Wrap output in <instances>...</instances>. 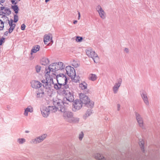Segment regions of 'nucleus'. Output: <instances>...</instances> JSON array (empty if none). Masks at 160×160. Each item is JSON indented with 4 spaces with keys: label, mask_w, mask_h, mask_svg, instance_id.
Returning a JSON list of instances; mask_svg holds the SVG:
<instances>
[{
    "label": "nucleus",
    "mask_w": 160,
    "mask_h": 160,
    "mask_svg": "<svg viewBox=\"0 0 160 160\" xmlns=\"http://www.w3.org/2000/svg\"><path fill=\"white\" fill-rule=\"evenodd\" d=\"M41 63L42 65H46L49 63V60L47 58H42Z\"/></svg>",
    "instance_id": "24"
},
{
    "label": "nucleus",
    "mask_w": 160,
    "mask_h": 160,
    "mask_svg": "<svg viewBox=\"0 0 160 160\" xmlns=\"http://www.w3.org/2000/svg\"><path fill=\"white\" fill-rule=\"evenodd\" d=\"M62 108L60 109V111L63 113V117L65 120L69 122L71 118L73 116V113L71 112L67 111L64 106Z\"/></svg>",
    "instance_id": "4"
},
{
    "label": "nucleus",
    "mask_w": 160,
    "mask_h": 160,
    "mask_svg": "<svg viewBox=\"0 0 160 160\" xmlns=\"http://www.w3.org/2000/svg\"><path fill=\"white\" fill-rule=\"evenodd\" d=\"M11 2H12V4H13L16 5L17 3V2L16 1L15 2V1L14 0H12Z\"/></svg>",
    "instance_id": "46"
},
{
    "label": "nucleus",
    "mask_w": 160,
    "mask_h": 160,
    "mask_svg": "<svg viewBox=\"0 0 160 160\" xmlns=\"http://www.w3.org/2000/svg\"><path fill=\"white\" fill-rule=\"evenodd\" d=\"M45 95L44 89L42 88H38L35 92L36 98L40 99L43 98Z\"/></svg>",
    "instance_id": "14"
},
{
    "label": "nucleus",
    "mask_w": 160,
    "mask_h": 160,
    "mask_svg": "<svg viewBox=\"0 0 160 160\" xmlns=\"http://www.w3.org/2000/svg\"><path fill=\"white\" fill-rule=\"evenodd\" d=\"M124 51L127 53H128L129 52V49L128 48H125L124 49Z\"/></svg>",
    "instance_id": "49"
},
{
    "label": "nucleus",
    "mask_w": 160,
    "mask_h": 160,
    "mask_svg": "<svg viewBox=\"0 0 160 160\" xmlns=\"http://www.w3.org/2000/svg\"><path fill=\"white\" fill-rule=\"evenodd\" d=\"M73 106L74 111L79 110L82 107V103L79 100H76L73 102Z\"/></svg>",
    "instance_id": "15"
},
{
    "label": "nucleus",
    "mask_w": 160,
    "mask_h": 160,
    "mask_svg": "<svg viewBox=\"0 0 160 160\" xmlns=\"http://www.w3.org/2000/svg\"><path fill=\"white\" fill-rule=\"evenodd\" d=\"M135 115L138 125L140 128H143L144 125L143 118L140 114L137 112H135Z\"/></svg>",
    "instance_id": "10"
},
{
    "label": "nucleus",
    "mask_w": 160,
    "mask_h": 160,
    "mask_svg": "<svg viewBox=\"0 0 160 160\" xmlns=\"http://www.w3.org/2000/svg\"><path fill=\"white\" fill-rule=\"evenodd\" d=\"M12 8L14 11L15 13L17 14L18 13L19 9L17 5L12 6Z\"/></svg>",
    "instance_id": "29"
},
{
    "label": "nucleus",
    "mask_w": 160,
    "mask_h": 160,
    "mask_svg": "<svg viewBox=\"0 0 160 160\" xmlns=\"http://www.w3.org/2000/svg\"><path fill=\"white\" fill-rule=\"evenodd\" d=\"M96 9L101 18L102 19H104L106 18V14L100 5H98L97 6Z\"/></svg>",
    "instance_id": "12"
},
{
    "label": "nucleus",
    "mask_w": 160,
    "mask_h": 160,
    "mask_svg": "<svg viewBox=\"0 0 160 160\" xmlns=\"http://www.w3.org/2000/svg\"><path fill=\"white\" fill-rule=\"evenodd\" d=\"M8 33H10V28H9V29H8Z\"/></svg>",
    "instance_id": "53"
},
{
    "label": "nucleus",
    "mask_w": 160,
    "mask_h": 160,
    "mask_svg": "<svg viewBox=\"0 0 160 160\" xmlns=\"http://www.w3.org/2000/svg\"><path fill=\"white\" fill-rule=\"evenodd\" d=\"M92 113V110L91 109H88L86 113L83 116V118L84 119H86L87 118L90 116Z\"/></svg>",
    "instance_id": "22"
},
{
    "label": "nucleus",
    "mask_w": 160,
    "mask_h": 160,
    "mask_svg": "<svg viewBox=\"0 0 160 160\" xmlns=\"http://www.w3.org/2000/svg\"><path fill=\"white\" fill-rule=\"evenodd\" d=\"M56 67H57V70H62L64 69L65 68V65H64L63 62H62L55 63Z\"/></svg>",
    "instance_id": "20"
},
{
    "label": "nucleus",
    "mask_w": 160,
    "mask_h": 160,
    "mask_svg": "<svg viewBox=\"0 0 160 160\" xmlns=\"http://www.w3.org/2000/svg\"><path fill=\"white\" fill-rule=\"evenodd\" d=\"M33 111V108L30 106H28L27 108L25 109L23 115L25 116H27L29 112H32Z\"/></svg>",
    "instance_id": "19"
},
{
    "label": "nucleus",
    "mask_w": 160,
    "mask_h": 160,
    "mask_svg": "<svg viewBox=\"0 0 160 160\" xmlns=\"http://www.w3.org/2000/svg\"><path fill=\"white\" fill-rule=\"evenodd\" d=\"M71 78L72 79H73L74 82L76 83L78 82L79 81L80 78L79 76H76L75 75V77L74 78Z\"/></svg>",
    "instance_id": "32"
},
{
    "label": "nucleus",
    "mask_w": 160,
    "mask_h": 160,
    "mask_svg": "<svg viewBox=\"0 0 160 160\" xmlns=\"http://www.w3.org/2000/svg\"><path fill=\"white\" fill-rule=\"evenodd\" d=\"M8 31H6V32H5L4 34V35L7 36V35L8 34Z\"/></svg>",
    "instance_id": "50"
},
{
    "label": "nucleus",
    "mask_w": 160,
    "mask_h": 160,
    "mask_svg": "<svg viewBox=\"0 0 160 160\" xmlns=\"http://www.w3.org/2000/svg\"><path fill=\"white\" fill-rule=\"evenodd\" d=\"M47 136L46 134H43L36 138L32 139L30 142L32 144H37L43 141Z\"/></svg>",
    "instance_id": "9"
},
{
    "label": "nucleus",
    "mask_w": 160,
    "mask_h": 160,
    "mask_svg": "<svg viewBox=\"0 0 160 160\" xmlns=\"http://www.w3.org/2000/svg\"><path fill=\"white\" fill-rule=\"evenodd\" d=\"M45 79H43L41 80V82L43 84V87L46 89L50 90L52 87L54 85L53 78L50 77V75H45Z\"/></svg>",
    "instance_id": "1"
},
{
    "label": "nucleus",
    "mask_w": 160,
    "mask_h": 160,
    "mask_svg": "<svg viewBox=\"0 0 160 160\" xmlns=\"http://www.w3.org/2000/svg\"><path fill=\"white\" fill-rule=\"evenodd\" d=\"M141 95L144 103L146 105H149V101L147 93L145 91H143L141 93Z\"/></svg>",
    "instance_id": "17"
},
{
    "label": "nucleus",
    "mask_w": 160,
    "mask_h": 160,
    "mask_svg": "<svg viewBox=\"0 0 160 160\" xmlns=\"http://www.w3.org/2000/svg\"><path fill=\"white\" fill-rule=\"evenodd\" d=\"M84 134L82 132H81L79 134V139L80 140H82Z\"/></svg>",
    "instance_id": "39"
},
{
    "label": "nucleus",
    "mask_w": 160,
    "mask_h": 160,
    "mask_svg": "<svg viewBox=\"0 0 160 160\" xmlns=\"http://www.w3.org/2000/svg\"><path fill=\"white\" fill-rule=\"evenodd\" d=\"M97 76L95 74H90L89 75V79L94 81L97 79Z\"/></svg>",
    "instance_id": "27"
},
{
    "label": "nucleus",
    "mask_w": 160,
    "mask_h": 160,
    "mask_svg": "<svg viewBox=\"0 0 160 160\" xmlns=\"http://www.w3.org/2000/svg\"><path fill=\"white\" fill-rule=\"evenodd\" d=\"M18 16L17 14H14L13 22H16L18 21Z\"/></svg>",
    "instance_id": "36"
},
{
    "label": "nucleus",
    "mask_w": 160,
    "mask_h": 160,
    "mask_svg": "<svg viewBox=\"0 0 160 160\" xmlns=\"http://www.w3.org/2000/svg\"><path fill=\"white\" fill-rule=\"evenodd\" d=\"M3 12H5V13L4 14H5L6 13H7V12H8V13H10V10L9 8L8 9L6 8L5 7V9L3 10Z\"/></svg>",
    "instance_id": "42"
},
{
    "label": "nucleus",
    "mask_w": 160,
    "mask_h": 160,
    "mask_svg": "<svg viewBox=\"0 0 160 160\" xmlns=\"http://www.w3.org/2000/svg\"><path fill=\"white\" fill-rule=\"evenodd\" d=\"M66 70L67 74L71 77V78L75 77V76L76 75V73L73 68L71 66H68L66 68Z\"/></svg>",
    "instance_id": "11"
},
{
    "label": "nucleus",
    "mask_w": 160,
    "mask_h": 160,
    "mask_svg": "<svg viewBox=\"0 0 160 160\" xmlns=\"http://www.w3.org/2000/svg\"><path fill=\"white\" fill-rule=\"evenodd\" d=\"M41 111L42 116L44 118H47L50 113L48 107H43L41 109Z\"/></svg>",
    "instance_id": "16"
},
{
    "label": "nucleus",
    "mask_w": 160,
    "mask_h": 160,
    "mask_svg": "<svg viewBox=\"0 0 160 160\" xmlns=\"http://www.w3.org/2000/svg\"><path fill=\"white\" fill-rule=\"evenodd\" d=\"M5 2V0H0V6H2L3 5L1 3H3Z\"/></svg>",
    "instance_id": "47"
},
{
    "label": "nucleus",
    "mask_w": 160,
    "mask_h": 160,
    "mask_svg": "<svg viewBox=\"0 0 160 160\" xmlns=\"http://www.w3.org/2000/svg\"><path fill=\"white\" fill-rule=\"evenodd\" d=\"M4 28V22L0 19V30H2Z\"/></svg>",
    "instance_id": "35"
},
{
    "label": "nucleus",
    "mask_w": 160,
    "mask_h": 160,
    "mask_svg": "<svg viewBox=\"0 0 160 160\" xmlns=\"http://www.w3.org/2000/svg\"><path fill=\"white\" fill-rule=\"evenodd\" d=\"M53 85L54 88L56 89H58L60 88L62 86H63L62 85L58 84H55Z\"/></svg>",
    "instance_id": "34"
},
{
    "label": "nucleus",
    "mask_w": 160,
    "mask_h": 160,
    "mask_svg": "<svg viewBox=\"0 0 160 160\" xmlns=\"http://www.w3.org/2000/svg\"><path fill=\"white\" fill-rule=\"evenodd\" d=\"M122 82V79L121 78H119L114 84L112 88V90L114 94H116L118 93L119 88L121 86Z\"/></svg>",
    "instance_id": "13"
},
{
    "label": "nucleus",
    "mask_w": 160,
    "mask_h": 160,
    "mask_svg": "<svg viewBox=\"0 0 160 160\" xmlns=\"http://www.w3.org/2000/svg\"><path fill=\"white\" fill-rule=\"evenodd\" d=\"M17 141L19 144H22L26 142V140L24 138H19L17 139Z\"/></svg>",
    "instance_id": "31"
},
{
    "label": "nucleus",
    "mask_w": 160,
    "mask_h": 160,
    "mask_svg": "<svg viewBox=\"0 0 160 160\" xmlns=\"http://www.w3.org/2000/svg\"><path fill=\"white\" fill-rule=\"evenodd\" d=\"M32 87L33 88H40V87L42 86V84L39 82L37 81H33L31 82Z\"/></svg>",
    "instance_id": "18"
},
{
    "label": "nucleus",
    "mask_w": 160,
    "mask_h": 160,
    "mask_svg": "<svg viewBox=\"0 0 160 160\" xmlns=\"http://www.w3.org/2000/svg\"><path fill=\"white\" fill-rule=\"evenodd\" d=\"M26 27V26L24 24H23L21 26V29L22 30H25Z\"/></svg>",
    "instance_id": "45"
},
{
    "label": "nucleus",
    "mask_w": 160,
    "mask_h": 160,
    "mask_svg": "<svg viewBox=\"0 0 160 160\" xmlns=\"http://www.w3.org/2000/svg\"><path fill=\"white\" fill-rule=\"evenodd\" d=\"M79 86L82 90H84L87 88V84L85 82H83L80 84Z\"/></svg>",
    "instance_id": "28"
},
{
    "label": "nucleus",
    "mask_w": 160,
    "mask_h": 160,
    "mask_svg": "<svg viewBox=\"0 0 160 160\" xmlns=\"http://www.w3.org/2000/svg\"><path fill=\"white\" fill-rule=\"evenodd\" d=\"M5 39V38L2 37L0 40V46L2 44V43L4 42Z\"/></svg>",
    "instance_id": "44"
},
{
    "label": "nucleus",
    "mask_w": 160,
    "mask_h": 160,
    "mask_svg": "<svg viewBox=\"0 0 160 160\" xmlns=\"http://www.w3.org/2000/svg\"><path fill=\"white\" fill-rule=\"evenodd\" d=\"M8 23L9 24V26H10V20H8Z\"/></svg>",
    "instance_id": "52"
},
{
    "label": "nucleus",
    "mask_w": 160,
    "mask_h": 160,
    "mask_svg": "<svg viewBox=\"0 0 160 160\" xmlns=\"http://www.w3.org/2000/svg\"><path fill=\"white\" fill-rule=\"evenodd\" d=\"M82 38L79 36H77L76 37V40L78 42H81L82 40Z\"/></svg>",
    "instance_id": "41"
},
{
    "label": "nucleus",
    "mask_w": 160,
    "mask_h": 160,
    "mask_svg": "<svg viewBox=\"0 0 160 160\" xmlns=\"http://www.w3.org/2000/svg\"><path fill=\"white\" fill-rule=\"evenodd\" d=\"M50 0H45V1L46 2H47L49 1Z\"/></svg>",
    "instance_id": "55"
},
{
    "label": "nucleus",
    "mask_w": 160,
    "mask_h": 160,
    "mask_svg": "<svg viewBox=\"0 0 160 160\" xmlns=\"http://www.w3.org/2000/svg\"><path fill=\"white\" fill-rule=\"evenodd\" d=\"M62 93L65 95V98L63 99V101L61 102V103L63 105L64 104H68V102H66V101L69 102H71L74 100V97L72 93L67 90H63L62 91Z\"/></svg>",
    "instance_id": "2"
},
{
    "label": "nucleus",
    "mask_w": 160,
    "mask_h": 160,
    "mask_svg": "<svg viewBox=\"0 0 160 160\" xmlns=\"http://www.w3.org/2000/svg\"><path fill=\"white\" fill-rule=\"evenodd\" d=\"M118 110L119 111L120 108V105L119 104H117Z\"/></svg>",
    "instance_id": "48"
},
{
    "label": "nucleus",
    "mask_w": 160,
    "mask_h": 160,
    "mask_svg": "<svg viewBox=\"0 0 160 160\" xmlns=\"http://www.w3.org/2000/svg\"><path fill=\"white\" fill-rule=\"evenodd\" d=\"M79 118L76 117H73V116L71 118L69 122L73 123H77L79 121Z\"/></svg>",
    "instance_id": "23"
},
{
    "label": "nucleus",
    "mask_w": 160,
    "mask_h": 160,
    "mask_svg": "<svg viewBox=\"0 0 160 160\" xmlns=\"http://www.w3.org/2000/svg\"><path fill=\"white\" fill-rule=\"evenodd\" d=\"M80 18V16H78V19H79Z\"/></svg>",
    "instance_id": "56"
},
{
    "label": "nucleus",
    "mask_w": 160,
    "mask_h": 160,
    "mask_svg": "<svg viewBox=\"0 0 160 160\" xmlns=\"http://www.w3.org/2000/svg\"><path fill=\"white\" fill-rule=\"evenodd\" d=\"M77 22H78V21L77 20H75L73 22V23L74 24H76L77 23Z\"/></svg>",
    "instance_id": "51"
},
{
    "label": "nucleus",
    "mask_w": 160,
    "mask_h": 160,
    "mask_svg": "<svg viewBox=\"0 0 160 160\" xmlns=\"http://www.w3.org/2000/svg\"><path fill=\"white\" fill-rule=\"evenodd\" d=\"M5 9V7L3 6H0V13H5V12H3V10Z\"/></svg>",
    "instance_id": "40"
},
{
    "label": "nucleus",
    "mask_w": 160,
    "mask_h": 160,
    "mask_svg": "<svg viewBox=\"0 0 160 160\" xmlns=\"http://www.w3.org/2000/svg\"><path fill=\"white\" fill-rule=\"evenodd\" d=\"M40 47L39 45H37L33 46L31 50V54L32 55L33 53H35L39 51Z\"/></svg>",
    "instance_id": "21"
},
{
    "label": "nucleus",
    "mask_w": 160,
    "mask_h": 160,
    "mask_svg": "<svg viewBox=\"0 0 160 160\" xmlns=\"http://www.w3.org/2000/svg\"><path fill=\"white\" fill-rule=\"evenodd\" d=\"M19 1H20L21 0H18Z\"/></svg>",
    "instance_id": "58"
},
{
    "label": "nucleus",
    "mask_w": 160,
    "mask_h": 160,
    "mask_svg": "<svg viewBox=\"0 0 160 160\" xmlns=\"http://www.w3.org/2000/svg\"><path fill=\"white\" fill-rule=\"evenodd\" d=\"M86 52L87 55L89 57L92 58L95 63H98L99 62V58L94 51L91 49H87Z\"/></svg>",
    "instance_id": "5"
},
{
    "label": "nucleus",
    "mask_w": 160,
    "mask_h": 160,
    "mask_svg": "<svg viewBox=\"0 0 160 160\" xmlns=\"http://www.w3.org/2000/svg\"><path fill=\"white\" fill-rule=\"evenodd\" d=\"M50 40H52V38L49 35H45L44 38V42L45 44H48V42Z\"/></svg>",
    "instance_id": "25"
},
{
    "label": "nucleus",
    "mask_w": 160,
    "mask_h": 160,
    "mask_svg": "<svg viewBox=\"0 0 160 160\" xmlns=\"http://www.w3.org/2000/svg\"><path fill=\"white\" fill-rule=\"evenodd\" d=\"M94 156L95 158L98 160H106L105 158L100 154L97 153Z\"/></svg>",
    "instance_id": "26"
},
{
    "label": "nucleus",
    "mask_w": 160,
    "mask_h": 160,
    "mask_svg": "<svg viewBox=\"0 0 160 160\" xmlns=\"http://www.w3.org/2000/svg\"><path fill=\"white\" fill-rule=\"evenodd\" d=\"M78 16H80V12L78 11Z\"/></svg>",
    "instance_id": "54"
},
{
    "label": "nucleus",
    "mask_w": 160,
    "mask_h": 160,
    "mask_svg": "<svg viewBox=\"0 0 160 160\" xmlns=\"http://www.w3.org/2000/svg\"><path fill=\"white\" fill-rule=\"evenodd\" d=\"M35 69L36 72L37 73H38L40 71L41 69V67L40 66L37 65L36 66Z\"/></svg>",
    "instance_id": "38"
},
{
    "label": "nucleus",
    "mask_w": 160,
    "mask_h": 160,
    "mask_svg": "<svg viewBox=\"0 0 160 160\" xmlns=\"http://www.w3.org/2000/svg\"><path fill=\"white\" fill-rule=\"evenodd\" d=\"M139 144L142 151L143 152H144V141L143 140H142L141 141H139Z\"/></svg>",
    "instance_id": "30"
},
{
    "label": "nucleus",
    "mask_w": 160,
    "mask_h": 160,
    "mask_svg": "<svg viewBox=\"0 0 160 160\" xmlns=\"http://www.w3.org/2000/svg\"><path fill=\"white\" fill-rule=\"evenodd\" d=\"M72 65L75 68H77L79 65V64L77 62L74 61L73 62Z\"/></svg>",
    "instance_id": "37"
},
{
    "label": "nucleus",
    "mask_w": 160,
    "mask_h": 160,
    "mask_svg": "<svg viewBox=\"0 0 160 160\" xmlns=\"http://www.w3.org/2000/svg\"><path fill=\"white\" fill-rule=\"evenodd\" d=\"M56 79L58 84L62 85L63 86L66 84L67 79L65 75L63 74H59L56 76Z\"/></svg>",
    "instance_id": "6"
},
{
    "label": "nucleus",
    "mask_w": 160,
    "mask_h": 160,
    "mask_svg": "<svg viewBox=\"0 0 160 160\" xmlns=\"http://www.w3.org/2000/svg\"><path fill=\"white\" fill-rule=\"evenodd\" d=\"M2 17L3 18V20H5L4 22H6V21L7 22L9 20L8 18L5 15H4Z\"/></svg>",
    "instance_id": "43"
},
{
    "label": "nucleus",
    "mask_w": 160,
    "mask_h": 160,
    "mask_svg": "<svg viewBox=\"0 0 160 160\" xmlns=\"http://www.w3.org/2000/svg\"><path fill=\"white\" fill-rule=\"evenodd\" d=\"M13 20L11 19V33L12 32L13 29H14L16 25L15 24L13 23Z\"/></svg>",
    "instance_id": "33"
},
{
    "label": "nucleus",
    "mask_w": 160,
    "mask_h": 160,
    "mask_svg": "<svg viewBox=\"0 0 160 160\" xmlns=\"http://www.w3.org/2000/svg\"><path fill=\"white\" fill-rule=\"evenodd\" d=\"M29 132L28 131H25V132H26V133H28V132Z\"/></svg>",
    "instance_id": "57"
},
{
    "label": "nucleus",
    "mask_w": 160,
    "mask_h": 160,
    "mask_svg": "<svg viewBox=\"0 0 160 160\" xmlns=\"http://www.w3.org/2000/svg\"><path fill=\"white\" fill-rule=\"evenodd\" d=\"M80 101L82 103L84 104L88 108H92L94 106V102L91 101L88 96L84 94H81Z\"/></svg>",
    "instance_id": "3"
},
{
    "label": "nucleus",
    "mask_w": 160,
    "mask_h": 160,
    "mask_svg": "<svg viewBox=\"0 0 160 160\" xmlns=\"http://www.w3.org/2000/svg\"><path fill=\"white\" fill-rule=\"evenodd\" d=\"M56 64L55 63H52V64L50 65L48 67V68L46 69V68L45 71V75L47 76V75H50V73L51 72H52V74H53V72H55L57 70V67H56Z\"/></svg>",
    "instance_id": "8"
},
{
    "label": "nucleus",
    "mask_w": 160,
    "mask_h": 160,
    "mask_svg": "<svg viewBox=\"0 0 160 160\" xmlns=\"http://www.w3.org/2000/svg\"><path fill=\"white\" fill-rule=\"evenodd\" d=\"M54 104L55 105L54 106H48V107L50 112L51 111L55 112L58 110L60 111V109L62 108L63 107V105L61 103V102L60 103L58 101L55 102Z\"/></svg>",
    "instance_id": "7"
}]
</instances>
